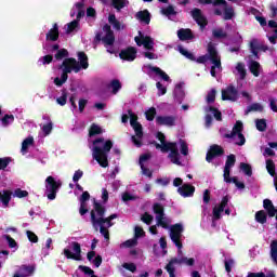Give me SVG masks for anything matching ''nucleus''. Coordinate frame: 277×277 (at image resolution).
Returning a JSON list of instances; mask_svg holds the SVG:
<instances>
[{"label": "nucleus", "mask_w": 277, "mask_h": 277, "mask_svg": "<svg viewBox=\"0 0 277 277\" xmlns=\"http://www.w3.org/2000/svg\"><path fill=\"white\" fill-rule=\"evenodd\" d=\"M91 211H94L97 217H105L107 209L104 208L103 203L96 201V199H93V210Z\"/></svg>", "instance_id": "obj_28"}, {"label": "nucleus", "mask_w": 277, "mask_h": 277, "mask_svg": "<svg viewBox=\"0 0 277 277\" xmlns=\"http://www.w3.org/2000/svg\"><path fill=\"white\" fill-rule=\"evenodd\" d=\"M250 51L254 55V57H259V48L256 47V39L251 40Z\"/></svg>", "instance_id": "obj_57"}, {"label": "nucleus", "mask_w": 277, "mask_h": 277, "mask_svg": "<svg viewBox=\"0 0 277 277\" xmlns=\"http://www.w3.org/2000/svg\"><path fill=\"white\" fill-rule=\"evenodd\" d=\"M250 111H263V105L253 103L247 107L246 114H250Z\"/></svg>", "instance_id": "obj_48"}, {"label": "nucleus", "mask_w": 277, "mask_h": 277, "mask_svg": "<svg viewBox=\"0 0 277 277\" xmlns=\"http://www.w3.org/2000/svg\"><path fill=\"white\" fill-rule=\"evenodd\" d=\"M142 40H143V47L144 49H146L147 51H154L155 50V41L153 40L151 37L149 36H142Z\"/></svg>", "instance_id": "obj_30"}, {"label": "nucleus", "mask_w": 277, "mask_h": 277, "mask_svg": "<svg viewBox=\"0 0 277 277\" xmlns=\"http://www.w3.org/2000/svg\"><path fill=\"white\" fill-rule=\"evenodd\" d=\"M13 120H14V115H4V117L1 119V122L3 127H8V124H10V122H12Z\"/></svg>", "instance_id": "obj_64"}, {"label": "nucleus", "mask_w": 277, "mask_h": 277, "mask_svg": "<svg viewBox=\"0 0 277 277\" xmlns=\"http://www.w3.org/2000/svg\"><path fill=\"white\" fill-rule=\"evenodd\" d=\"M255 127H256L258 131H260L261 133H263L264 131H267V120L256 119Z\"/></svg>", "instance_id": "obj_41"}, {"label": "nucleus", "mask_w": 277, "mask_h": 277, "mask_svg": "<svg viewBox=\"0 0 277 277\" xmlns=\"http://www.w3.org/2000/svg\"><path fill=\"white\" fill-rule=\"evenodd\" d=\"M29 146H34V136H28L23 141L22 153H27Z\"/></svg>", "instance_id": "obj_40"}, {"label": "nucleus", "mask_w": 277, "mask_h": 277, "mask_svg": "<svg viewBox=\"0 0 277 277\" xmlns=\"http://www.w3.org/2000/svg\"><path fill=\"white\" fill-rule=\"evenodd\" d=\"M79 27V21L74 19L72 22L67 24V30L66 34H72L75 29Z\"/></svg>", "instance_id": "obj_52"}, {"label": "nucleus", "mask_w": 277, "mask_h": 277, "mask_svg": "<svg viewBox=\"0 0 277 277\" xmlns=\"http://www.w3.org/2000/svg\"><path fill=\"white\" fill-rule=\"evenodd\" d=\"M55 60H57L58 62L64 60L65 57H68V50L66 49H61L56 52V54L54 55Z\"/></svg>", "instance_id": "obj_50"}, {"label": "nucleus", "mask_w": 277, "mask_h": 277, "mask_svg": "<svg viewBox=\"0 0 277 277\" xmlns=\"http://www.w3.org/2000/svg\"><path fill=\"white\" fill-rule=\"evenodd\" d=\"M68 102V91L66 89L62 90V95L56 98V103L61 105V107H64L66 103Z\"/></svg>", "instance_id": "obj_38"}, {"label": "nucleus", "mask_w": 277, "mask_h": 277, "mask_svg": "<svg viewBox=\"0 0 277 277\" xmlns=\"http://www.w3.org/2000/svg\"><path fill=\"white\" fill-rule=\"evenodd\" d=\"M224 155V147L213 144L210 146L209 150L207 151L206 155V161L208 163H211L215 158L222 157Z\"/></svg>", "instance_id": "obj_8"}, {"label": "nucleus", "mask_w": 277, "mask_h": 277, "mask_svg": "<svg viewBox=\"0 0 277 277\" xmlns=\"http://www.w3.org/2000/svg\"><path fill=\"white\" fill-rule=\"evenodd\" d=\"M233 16H235V10H233V8H226L224 10V21H232Z\"/></svg>", "instance_id": "obj_49"}, {"label": "nucleus", "mask_w": 277, "mask_h": 277, "mask_svg": "<svg viewBox=\"0 0 277 277\" xmlns=\"http://www.w3.org/2000/svg\"><path fill=\"white\" fill-rule=\"evenodd\" d=\"M101 133H103V128L96 123H92L89 130V136L94 137V135H101Z\"/></svg>", "instance_id": "obj_37"}, {"label": "nucleus", "mask_w": 277, "mask_h": 277, "mask_svg": "<svg viewBox=\"0 0 277 277\" xmlns=\"http://www.w3.org/2000/svg\"><path fill=\"white\" fill-rule=\"evenodd\" d=\"M177 38L182 42L194 40V32H192V29L189 28H181L177 30Z\"/></svg>", "instance_id": "obj_24"}, {"label": "nucleus", "mask_w": 277, "mask_h": 277, "mask_svg": "<svg viewBox=\"0 0 277 277\" xmlns=\"http://www.w3.org/2000/svg\"><path fill=\"white\" fill-rule=\"evenodd\" d=\"M190 14L201 29H205V27L209 25V21L202 15V10L195 8L192 10Z\"/></svg>", "instance_id": "obj_13"}, {"label": "nucleus", "mask_w": 277, "mask_h": 277, "mask_svg": "<svg viewBox=\"0 0 277 277\" xmlns=\"http://www.w3.org/2000/svg\"><path fill=\"white\" fill-rule=\"evenodd\" d=\"M121 246H123V248H133L137 246V238L126 240Z\"/></svg>", "instance_id": "obj_63"}, {"label": "nucleus", "mask_w": 277, "mask_h": 277, "mask_svg": "<svg viewBox=\"0 0 277 277\" xmlns=\"http://www.w3.org/2000/svg\"><path fill=\"white\" fill-rule=\"evenodd\" d=\"M228 206V196H224L219 206H215L212 210V220L217 221L222 219V213L224 209Z\"/></svg>", "instance_id": "obj_12"}, {"label": "nucleus", "mask_w": 277, "mask_h": 277, "mask_svg": "<svg viewBox=\"0 0 277 277\" xmlns=\"http://www.w3.org/2000/svg\"><path fill=\"white\" fill-rule=\"evenodd\" d=\"M196 193V187L192 184H184L177 188V194L183 198H192Z\"/></svg>", "instance_id": "obj_18"}, {"label": "nucleus", "mask_w": 277, "mask_h": 277, "mask_svg": "<svg viewBox=\"0 0 277 277\" xmlns=\"http://www.w3.org/2000/svg\"><path fill=\"white\" fill-rule=\"evenodd\" d=\"M78 60L79 62H77V58L68 57L58 66V70H62V75L61 78L56 77L54 79V83L57 88H62V85L68 81V75H70L72 70L74 72H80L81 68L88 70L90 67V63H88V54H85V52H78Z\"/></svg>", "instance_id": "obj_1"}, {"label": "nucleus", "mask_w": 277, "mask_h": 277, "mask_svg": "<svg viewBox=\"0 0 277 277\" xmlns=\"http://www.w3.org/2000/svg\"><path fill=\"white\" fill-rule=\"evenodd\" d=\"M179 51L181 53V55H184V57H186L187 60H190V62H196V56L194 55V53L185 50V48L180 47Z\"/></svg>", "instance_id": "obj_42"}, {"label": "nucleus", "mask_w": 277, "mask_h": 277, "mask_svg": "<svg viewBox=\"0 0 277 277\" xmlns=\"http://www.w3.org/2000/svg\"><path fill=\"white\" fill-rule=\"evenodd\" d=\"M27 238L31 243H38V235L31 230L26 232Z\"/></svg>", "instance_id": "obj_61"}, {"label": "nucleus", "mask_w": 277, "mask_h": 277, "mask_svg": "<svg viewBox=\"0 0 277 277\" xmlns=\"http://www.w3.org/2000/svg\"><path fill=\"white\" fill-rule=\"evenodd\" d=\"M71 246L75 253H72L70 249H64L66 259H71L72 261H81V245L77 241H74L71 242Z\"/></svg>", "instance_id": "obj_9"}, {"label": "nucleus", "mask_w": 277, "mask_h": 277, "mask_svg": "<svg viewBox=\"0 0 277 277\" xmlns=\"http://www.w3.org/2000/svg\"><path fill=\"white\" fill-rule=\"evenodd\" d=\"M240 170L246 174V176H252V166L246 162L240 163Z\"/></svg>", "instance_id": "obj_45"}, {"label": "nucleus", "mask_w": 277, "mask_h": 277, "mask_svg": "<svg viewBox=\"0 0 277 277\" xmlns=\"http://www.w3.org/2000/svg\"><path fill=\"white\" fill-rule=\"evenodd\" d=\"M161 14H163V16H176V12L173 5L161 9Z\"/></svg>", "instance_id": "obj_46"}, {"label": "nucleus", "mask_w": 277, "mask_h": 277, "mask_svg": "<svg viewBox=\"0 0 277 277\" xmlns=\"http://www.w3.org/2000/svg\"><path fill=\"white\" fill-rule=\"evenodd\" d=\"M212 36L213 38H215L216 40H222L224 38H228V34L226 31H224L223 28H216L212 30Z\"/></svg>", "instance_id": "obj_35"}, {"label": "nucleus", "mask_w": 277, "mask_h": 277, "mask_svg": "<svg viewBox=\"0 0 277 277\" xmlns=\"http://www.w3.org/2000/svg\"><path fill=\"white\" fill-rule=\"evenodd\" d=\"M21 274H24V276H31L34 272H36V265H25L23 264L19 266Z\"/></svg>", "instance_id": "obj_32"}, {"label": "nucleus", "mask_w": 277, "mask_h": 277, "mask_svg": "<svg viewBox=\"0 0 277 277\" xmlns=\"http://www.w3.org/2000/svg\"><path fill=\"white\" fill-rule=\"evenodd\" d=\"M101 40L104 42V44L111 47L114 45V42H116V36H114V32H109L103 37V32H97L95 35V42H101Z\"/></svg>", "instance_id": "obj_19"}, {"label": "nucleus", "mask_w": 277, "mask_h": 277, "mask_svg": "<svg viewBox=\"0 0 277 277\" xmlns=\"http://www.w3.org/2000/svg\"><path fill=\"white\" fill-rule=\"evenodd\" d=\"M235 163H237V157L235 154H230L227 156L224 167L223 179L225 183H230V169L235 168Z\"/></svg>", "instance_id": "obj_7"}, {"label": "nucleus", "mask_w": 277, "mask_h": 277, "mask_svg": "<svg viewBox=\"0 0 277 277\" xmlns=\"http://www.w3.org/2000/svg\"><path fill=\"white\" fill-rule=\"evenodd\" d=\"M119 57L120 60H123V62H135L137 57V49L128 47L120 51Z\"/></svg>", "instance_id": "obj_11"}, {"label": "nucleus", "mask_w": 277, "mask_h": 277, "mask_svg": "<svg viewBox=\"0 0 277 277\" xmlns=\"http://www.w3.org/2000/svg\"><path fill=\"white\" fill-rule=\"evenodd\" d=\"M263 207L268 215V217H276L277 209L274 207V202L271 199L263 200Z\"/></svg>", "instance_id": "obj_23"}, {"label": "nucleus", "mask_w": 277, "mask_h": 277, "mask_svg": "<svg viewBox=\"0 0 277 277\" xmlns=\"http://www.w3.org/2000/svg\"><path fill=\"white\" fill-rule=\"evenodd\" d=\"M164 269L168 272L169 277H176V268L170 263L166 265Z\"/></svg>", "instance_id": "obj_59"}, {"label": "nucleus", "mask_w": 277, "mask_h": 277, "mask_svg": "<svg viewBox=\"0 0 277 277\" xmlns=\"http://www.w3.org/2000/svg\"><path fill=\"white\" fill-rule=\"evenodd\" d=\"M179 90H175L174 94H175V98L177 101V103H183V98H185V91H183V89H181V85H177Z\"/></svg>", "instance_id": "obj_51"}, {"label": "nucleus", "mask_w": 277, "mask_h": 277, "mask_svg": "<svg viewBox=\"0 0 277 277\" xmlns=\"http://www.w3.org/2000/svg\"><path fill=\"white\" fill-rule=\"evenodd\" d=\"M3 239H6V241L9 243V248H18V243L16 242V240L14 238H12V236L4 235Z\"/></svg>", "instance_id": "obj_58"}, {"label": "nucleus", "mask_w": 277, "mask_h": 277, "mask_svg": "<svg viewBox=\"0 0 277 277\" xmlns=\"http://www.w3.org/2000/svg\"><path fill=\"white\" fill-rule=\"evenodd\" d=\"M183 224H174L170 227V239L176 248H183L181 238L183 237Z\"/></svg>", "instance_id": "obj_6"}, {"label": "nucleus", "mask_w": 277, "mask_h": 277, "mask_svg": "<svg viewBox=\"0 0 277 277\" xmlns=\"http://www.w3.org/2000/svg\"><path fill=\"white\" fill-rule=\"evenodd\" d=\"M108 88H110L113 91V94H118L120 90H122V83L118 79H113L110 83L108 84Z\"/></svg>", "instance_id": "obj_31"}, {"label": "nucleus", "mask_w": 277, "mask_h": 277, "mask_svg": "<svg viewBox=\"0 0 277 277\" xmlns=\"http://www.w3.org/2000/svg\"><path fill=\"white\" fill-rule=\"evenodd\" d=\"M148 68L149 70H151V72H155L156 75H158V77H161L163 81H170V76H168V74H166V71H163L161 68L154 67L153 65H149Z\"/></svg>", "instance_id": "obj_29"}, {"label": "nucleus", "mask_w": 277, "mask_h": 277, "mask_svg": "<svg viewBox=\"0 0 277 277\" xmlns=\"http://www.w3.org/2000/svg\"><path fill=\"white\" fill-rule=\"evenodd\" d=\"M162 153H170L168 157L179 156V145L176 142H169L168 145H164Z\"/></svg>", "instance_id": "obj_25"}, {"label": "nucleus", "mask_w": 277, "mask_h": 277, "mask_svg": "<svg viewBox=\"0 0 277 277\" xmlns=\"http://www.w3.org/2000/svg\"><path fill=\"white\" fill-rule=\"evenodd\" d=\"M146 120L149 122H153L155 120V117L157 116V109L155 107L149 108L147 111H145Z\"/></svg>", "instance_id": "obj_47"}, {"label": "nucleus", "mask_w": 277, "mask_h": 277, "mask_svg": "<svg viewBox=\"0 0 277 277\" xmlns=\"http://www.w3.org/2000/svg\"><path fill=\"white\" fill-rule=\"evenodd\" d=\"M129 3V0H111V5L120 12L123 8H127V4Z\"/></svg>", "instance_id": "obj_36"}, {"label": "nucleus", "mask_w": 277, "mask_h": 277, "mask_svg": "<svg viewBox=\"0 0 277 277\" xmlns=\"http://www.w3.org/2000/svg\"><path fill=\"white\" fill-rule=\"evenodd\" d=\"M266 170L271 176H276V163H274V160H266Z\"/></svg>", "instance_id": "obj_39"}, {"label": "nucleus", "mask_w": 277, "mask_h": 277, "mask_svg": "<svg viewBox=\"0 0 277 277\" xmlns=\"http://www.w3.org/2000/svg\"><path fill=\"white\" fill-rule=\"evenodd\" d=\"M13 196L15 198H27V196H29V192L16 188L13 193Z\"/></svg>", "instance_id": "obj_54"}, {"label": "nucleus", "mask_w": 277, "mask_h": 277, "mask_svg": "<svg viewBox=\"0 0 277 277\" xmlns=\"http://www.w3.org/2000/svg\"><path fill=\"white\" fill-rule=\"evenodd\" d=\"M100 144H104L103 147L98 146ZM111 148H114V142H111V140L105 142L104 137H98L93 141L92 156L101 168L109 167L108 155L111 151Z\"/></svg>", "instance_id": "obj_2"}, {"label": "nucleus", "mask_w": 277, "mask_h": 277, "mask_svg": "<svg viewBox=\"0 0 277 277\" xmlns=\"http://www.w3.org/2000/svg\"><path fill=\"white\" fill-rule=\"evenodd\" d=\"M134 133L136 136H132V143L136 148H142V137H144V128H142V123H137L136 126H132ZM137 137V138H136Z\"/></svg>", "instance_id": "obj_14"}, {"label": "nucleus", "mask_w": 277, "mask_h": 277, "mask_svg": "<svg viewBox=\"0 0 277 277\" xmlns=\"http://www.w3.org/2000/svg\"><path fill=\"white\" fill-rule=\"evenodd\" d=\"M141 220L142 222H144V224H147V226H150V224H153V215L148 214L147 212L142 215Z\"/></svg>", "instance_id": "obj_62"}, {"label": "nucleus", "mask_w": 277, "mask_h": 277, "mask_svg": "<svg viewBox=\"0 0 277 277\" xmlns=\"http://www.w3.org/2000/svg\"><path fill=\"white\" fill-rule=\"evenodd\" d=\"M180 146L181 155L187 157V155H189V146H187V142H185L183 138H180Z\"/></svg>", "instance_id": "obj_43"}, {"label": "nucleus", "mask_w": 277, "mask_h": 277, "mask_svg": "<svg viewBox=\"0 0 277 277\" xmlns=\"http://www.w3.org/2000/svg\"><path fill=\"white\" fill-rule=\"evenodd\" d=\"M207 51L208 54L201 55L195 60L197 61V64H207V62H211V64H214L216 68H222V58L220 57L217 49H215V44H213V42L208 43Z\"/></svg>", "instance_id": "obj_3"}, {"label": "nucleus", "mask_w": 277, "mask_h": 277, "mask_svg": "<svg viewBox=\"0 0 277 277\" xmlns=\"http://www.w3.org/2000/svg\"><path fill=\"white\" fill-rule=\"evenodd\" d=\"M255 222L259 224H267V213L264 210H260L255 213Z\"/></svg>", "instance_id": "obj_34"}, {"label": "nucleus", "mask_w": 277, "mask_h": 277, "mask_svg": "<svg viewBox=\"0 0 277 277\" xmlns=\"http://www.w3.org/2000/svg\"><path fill=\"white\" fill-rule=\"evenodd\" d=\"M169 264L171 265H187V267H194L196 265V260L194 258H187V256H182V258H173L169 261Z\"/></svg>", "instance_id": "obj_16"}, {"label": "nucleus", "mask_w": 277, "mask_h": 277, "mask_svg": "<svg viewBox=\"0 0 277 277\" xmlns=\"http://www.w3.org/2000/svg\"><path fill=\"white\" fill-rule=\"evenodd\" d=\"M128 114L130 116L131 127H135L136 124H140V122L137 121V115H135L132 109H129Z\"/></svg>", "instance_id": "obj_56"}, {"label": "nucleus", "mask_w": 277, "mask_h": 277, "mask_svg": "<svg viewBox=\"0 0 277 277\" xmlns=\"http://www.w3.org/2000/svg\"><path fill=\"white\" fill-rule=\"evenodd\" d=\"M45 40L49 42H57L60 40V26L57 23H54L53 27L47 32Z\"/></svg>", "instance_id": "obj_20"}, {"label": "nucleus", "mask_w": 277, "mask_h": 277, "mask_svg": "<svg viewBox=\"0 0 277 277\" xmlns=\"http://www.w3.org/2000/svg\"><path fill=\"white\" fill-rule=\"evenodd\" d=\"M208 111H211L213 114V117L215 118V120H217V122H222V111H220V109L213 106H209Z\"/></svg>", "instance_id": "obj_44"}, {"label": "nucleus", "mask_w": 277, "mask_h": 277, "mask_svg": "<svg viewBox=\"0 0 277 277\" xmlns=\"http://www.w3.org/2000/svg\"><path fill=\"white\" fill-rule=\"evenodd\" d=\"M243 131V122L241 121H236V123L233 127V130L230 133L224 134V137L226 140H233V137H236L239 133H242Z\"/></svg>", "instance_id": "obj_22"}, {"label": "nucleus", "mask_w": 277, "mask_h": 277, "mask_svg": "<svg viewBox=\"0 0 277 277\" xmlns=\"http://www.w3.org/2000/svg\"><path fill=\"white\" fill-rule=\"evenodd\" d=\"M12 163L11 157L0 158V170H5Z\"/></svg>", "instance_id": "obj_55"}, {"label": "nucleus", "mask_w": 277, "mask_h": 277, "mask_svg": "<svg viewBox=\"0 0 277 277\" xmlns=\"http://www.w3.org/2000/svg\"><path fill=\"white\" fill-rule=\"evenodd\" d=\"M215 94H217V91L215 89H211L207 95V103H215Z\"/></svg>", "instance_id": "obj_60"}, {"label": "nucleus", "mask_w": 277, "mask_h": 277, "mask_svg": "<svg viewBox=\"0 0 277 277\" xmlns=\"http://www.w3.org/2000/svg\"><path fill=\"white\" fill-rule=\"evenodd\" d=\"M153 211L156 214L157 226H161V228L168 229L170 228L168 217H166V209L159 202L153 205Z\"/></svg>", "instance_id": "obj_5"}, {"label": "nucleus", "mask_w": 277, "mask_h": 277, "mask_svg": "<svg viewBox=\"0 0 277 277\" xmlns=\"http://www.w3.org/2000/svg\"><path fill=\"white\" fill-rule=\"evenodd\" d=\"M239 98V91L235 85L229 84L225 90H222V101H232L235 103Z\"/></svg>", "instance_id": "obj_10"}, {"label": "nucleus", "mask_w": 277, "mask_h": 277, "mask_svg": "<svg viewBox=\"0 0 277 277\" xmlns=\"http://www.w3.org/2000/svg\"><path fill=\"white\" fill-rule=\"evenodd\" d=\"M91 223L93 226H103L104 224H107L108 228H111V226H114V222H111L108 216L96 217L94 211H91Z\"/></svg>", "instance_id": "obj_15"}, {"label": "nucleus", "mask_w": 277, "mask_h": 277, "mask_svg": "<svg viewBox=\"0 0 277 277\" xmlns=\"http://www.w3.org/2000/svg\"><path fill=\"white\" fill-rule=\"evenodd\" d=\"M135 18L145 25H150V12L148 10L138 11Z\"/></svg>", "instance_id": "obj_27"}, {"label": "nucleus", "mask_w": 277, "mask_h": 277, "mask_svg": "<svg viewBox=\"0 0 277 277\" xmlns=\"http://www.w3.org/2000/svg\"><path fill=\"white\" fill-rule=\"evenodd\" d=\"M249 70L254 77H259L261 75V64L256 61H252Z\"/></svg>", "instance_id": "obj_33"}, {"label": "nucleus", "mask_w": 277, "mask_h": 277, "mask_svg": "<svg viewBox=\"0 0 277 277\" xmlns=\"http://www.w3.org/2000/svg\"><path fill=\"white\" fill-rule=\"evenodd\" d=\"M88 200H90V193L88 190L83 192L80 196V215H85L90 210H88Z\"/></svg>", "instance_id": "obj_21"}, {"label": "nucleus", "mask_w": 277, "mask_h": 277, "mask_svg": "<svg viewBox=\"0 0 277 277\" xmlns=\"http://www.w3.org/2000/svg\"><path fill=\"white\" fill-rule=\"evenodd\" d=\"M156 123L159 127H174L176 124V118L174 116H158L156 117Z\"/></svg>", "instance_id": "obj_17"}, {"label": "nucleus", "mask_w": 277, "mask_h": 277, "mask_svg": "<svg viewBox=\"0 0 277 277\" xmlns=\"http://www.w3.org/2000/svg\"><path fill=\"white\" fill-rule=\"evenodd\" d=\"M62 187V180H55L53 175H49L45 179V195L48 200H55L57 198V192Z\"/></svg>", "instance_id": "obj_4"}, {"label": "nucleus", "mask_w": 277, "mask_h": 277, "mask_svg": "<svg viewBox=\"0 0 277 277\" xmlns=\"http://www.w3.org/2000/svg\"><path fill=\"white\" fill-rule=\"evenodd\" d=\"M236 70L239 72L240 75V79H246V65H243V63H238L236 66Z\"/></svg>", "instance_id": "obj_53"}, {"label": "nucleus", "mask_w": 277, "mask_h": 277, "mask_svg": "<svg viewBox=\"0 0 277 277\" xmlns=\"http://www.w3.org/2000/svg\"><path fill=\"white\" fill-rule=\"evenodd\" d=\"M12 190L10 189H3L0 192V202H2L3 207L6 209V207H10V201L12 200Z\"/></svg>", "instance_id": "obj_26"}]
</instances>
